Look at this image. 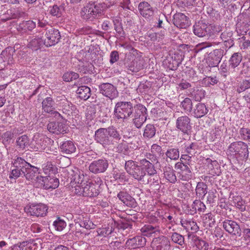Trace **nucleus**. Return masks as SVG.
<instances>
[{"label": "nucleus", "instance_id": "f257e3e1", "mask_svg": "<svg viewBox=\"0 0 250 250\" xmlns=\"http://www.w3.org/2000/svg\"><path fill=\"white\" fill-rule=\"evenodd\" d=\"M102 3H89L82 8L81 11L82 18L85 20L93 21L101 16L104 10Z\"/></svg>", "mask_w": 250, "mask_h": 250}, {"label": "nucleus", "instance_id": "f03ea898", "mask_svg": "<svg viewBox=\"0 0 250 250\" xmlns=\"http://www.w3.org/2000/svg\"><path fill=\"white\" fill-rule=\"evenodd\" d=\"M132 104L128 102H118L115 106L114 115L118 119H128L133 112Z\"/></svg>", "mask_w": 250, "mask_h": 250}, {"label": "nucleus", "instance_id": "7ed1b4c3", "mask_svg": "<svg viewBox=\"0 0 250 250\" xmlns=\"http://www.w3.org/2000/svg\"><path fill=\"white\" fill-rule=\"evenodd\" d=\"M125 168L126 171L134 179L139 181L145 183L144 180L146 173L141 166L136 164V162L133 160L126 161L125 164Z\"/></svg>", "mask_w": 250, "mask_h": 250}, {"label": "nucleus", "instance_id": "20e7f679", "mask_svg": "<svg viewBox=\"0 0 250 250\" xmlns=\"http://www.w3.org/2000/svg\"><path fill=\"white\" fill-rule=\"evenodd\" d=\"M228 151L230 154L234 155L236 157H241L242 160L246 161L249 157L248 145L242 141L232 143L229 146Z\"/></svg>", "mask_w": 250, "mask_h": 250}, {"label": "nucleus", "instance_id": "39448f33", "mask_svg": "<svg viewBox=\"0 0 250 250\" xmlns=\"http://www.w3.org/2000/svg\"><path fill=\"white\" fill-rule=\"evenodd\" d=\"M132 114L133 124L137 128H140L146 121L147 113V109L142 104H136L133 108Z\"/></svg>", "mask_w": 250, "mask_h": 250}, {"label": "nucleus", "instance_id": "423d86ee", "mask_svg": "<svg viewBox=\"0 0 250 250\" xmlns=\"http://www.w3.org/2000/svg\"><path fill=\"white\" fill-rule=\"evenodd\" d=\"M13 167L10 178L17 179L22 175H24L28 167H31V164L27 162L20 157H17L12 163Z\"/></svg>", "mask_w": 250, "mask_h": 250}, {"label": "nucleus", "instance_id": "0eeeda50", "mask_svg": "<svg viewBox=\"0 0 250 250\" xmlns=\"http://www.w3.org/2000/svg\"><path fill=\"white\" fill-rule=\"evenodd\" d=\"M59 185V179L53 176H37L35 179V186L37 188L44 189H55Z\"/></svg>", "mask_w": 250, "mask_h": 250}, {"label": "nucleus", "instance_id": "6e6552de", "mask_svg": "<svg viewBox=\"0 0 250 250\" xmlns=\"http://www.w3.org/2000/svg\"><path fill=\"white\" fill-rule=\"evenodd\" d=\"M97 185L89 181H85L80 186H76L75 193L83 196L94 197L98 195V190L96 189Z\"/></svg>", "mask_w": 250, "mask_h": 250}, {"label": "nucleus", "instance_id": "1a4fd4ad", "mask_svg": "<svg viewBox=\"0 0 250 250\" xmlns=\"http://www.w3.org/2000/svg\"><path fill=\"white\" fill-rule=\"evenodd\" d=\"M175 126L177 130L182 134L189 135L191 132L192 124L188 116L183 115L177 118Z\"/></svg>", "mask_w": 250, "mask_h": 250}, {"label": "nucleus", "instance_id": "9d476101", "mask_svg": "<svg viewBox=\"0 0 250 250\" xmlns=\"http://www.w3.org/2000/svg\"><path fill=\"white\" fill-rule=\"evenodd\" d=\"M50 139L37 133L34 135L30 143V148L35 151H42L47 146Z\"/></svg>", "mask_w": 250, "mask_h": 250}, {"label": "nucleus", "instance_id": "9b49d317", "mask_svg": "<svg viewBox=\"0 0 250 250\" xmlns=\"http://www.w3.org/2000/svg\"><path fill=\"white\" fill-rule=\"evenodd\" d=\"M61 38L58 30L53 28L45 29L44 37L43 36V44L47 47L51 46L58 43Z\"/></svg>", "mask_w": 250, "mask_h": 250}, {"label": "nucleus", "instance_id": "f8f14e48", "mask_svg": "<svg viewBox=\"0 0 250 250\" xmlns=\"http://www.w3.org/2000/svg\"><path fill=\"white\" fill-rule=\"evenodd\" d=\"M124 64L125 67L132 72H138L144 68V60L141 58H134L130 56L125 59Z\"/></svg>", "mask_w": 250, "mask_h": 250}, {"label": "nucleus", "instance_id": "ddd939ff", "mask_svg": "<svg viewBox=\"0 0 250 250\" xmlns=\"http://www.w3.org/2000/svg\"><path fill=\"white\" fill-rule=\"evenodd\" d=\"M121 137L117 129L113 126L110 127V144L114 146L112 150L116 152L121 153L124 148L121 143Z\"/></svg>", "mask_w": 250, "mask_h": 250}, {"label": "nucleus", "instance_id": "4468645a", "mask_svg": "<svg viewBox=\"0 0 250 250\" xmlns=\"http://www.w3.org/2000/svg\"><path fill=\"white\" fill-rule=\"evenodd\" d=\"M42 109L44 112L51 114L54 117L63 118V116L55 110L56 104L53 99L48 97L45 98L42 102Z\"/></svg>", "mask_w": 250, "mask_h": 250}, {"label": "nucleus", "instance_id": "2eb2a0df", "mask_svg": "<svg viewBox=\"0 0 250 250\" xmlns=\"http://www.w3.org/2000/svg\"><path fill=\"white\" fill-rule=\"evenodd\" d=\"M151 247L153 250H170V242L167 237L161 235L153 239Z\"/></svg>", "mask_w": 250, "mask_h": 250}, {"label": "nucleus", "instance_id": "dca6fc26", "mask_svg": "<svg viewBox=\"0 0 250 250\" xmlns=\"http://www.w3.org/2000/svg\"><path fill=\"white\" fill-rule=\"evenodd\" d=\"M68 178L70 179V183L72 187L76 186H80L85 183L84 179V176L83 173H81L78 169L75 168H68L67 170Z\"/></svg>", "mask_w": 250, "mask_h": 250}, {"label": "nucleus", "instance_id": "f3484780", "mask_svg": "<svg viewBox=\"0 0 250 250\" xmlns=\"http://www.w3.org/2000/svg\"><path fill=\"white\" fill-rule=\"evenodd\" d=\"M191 163L183 162H178L176 163L175 168L180 170L179 173L181 176L182 180L188 181L191 178Z\"/></svg>", "mask_w": 250, "mask_h": 250}, {"label": "nucleus", "instance_id": "a211bd4d", "mask_svg": "<svg viewBox=\"0 0 250 250\" xmlns=\"http://www.w3.org/2000/svg\"><path fill=\"white\" fill-rule=\"evenodd\" d=\"M58 101L60 109L65 116H63L64 119L65 117L70 116L73 111L75 109V106L64 96H62L58 97Z\"/></svg>", "mask_w": 250, "mask_h": 250}, {"label": "nucleus", "instance_id": "6ab92c4d", "mask_svg": "<svg viewBox=\"0 0 250 250\" xmlns=\"http://www.w3.org/2000/svg\"><path fill=\"white\" fill-rule=\"evenodd\" d=\"M223 227L229 233L240 236L241 234V230L239 224L235 221L225 219L223 222Z\"/></svg>", "mask_w": 250, "mask_h": 250}, {"label": "nucleus", "instance_id": "aec40b11", "mask_svg": "<svg viewBox=\"0 0 250 250\" xmlns=\"http://www.w3.org/2000/svg\"><path fill=\"white\" fill-rule=\"evenodd\" d=\"M140 14L149 21L154 19V11L152 7L146 1L141 2L138 5Z\"/></svg>", "mask_w": 250, "mask_h": 250}, {"label": "nucleus", "instance_id": "412c9836", "mask_svg": "<svg viewBox=\"0 0 250 250\" xmlns=\"http://www.w3.org/2000/svg\"><path fill=\"white\" fill-rule=\"evenodd\" d=\"M110 218L112 219V222H110V237L114 236V231L116 229L118 230L120 229H123V230L127 229L130 230L131 229V224L127 222H120V220H116L113 212H111L110 213Z\"/></svg>", "mask_w": 250, "mask_h": 250}, {"label": "nucleus", "instance_id": "4be33fe9", "mask_svg": "<svg viewBox=\"0 0 250 250\" xmlns=\"http://www.w3.org/2000/svg\"><path fill=\"white\" fill-rule=\"evenodd\" d=\"M47 209V207L42 204L31 205L27 209L26 212L32 216L43 217L46 215Z\"/></svg>", "mask_w": 250, "mask_h": 250}, {"label": "nucleus", "instance_id": "5701e85b", "mask_svg": "<svg viewBox=\"0 0 250 250\" xmlns=\"http://www.w3.org/2000/svg\"><path fill=\"white\" fill-rule=\"evenodd\" d=\"M250 26V19L247 15H240L238 17L236 28L238 33L244 35L246 33Z\"/></svg>", "mask_w": 250, "mask_h": 250}, {"label": "nucleus", "instance_id": "b1692460", "mask_svg": "<svg viewBox=\"0 0 250 250\" xmlns=\"http://www.w3.org/2000/svg\"><path fill=\"white\" fill-rule=\"evenodd\" d=\"M173 23L179 28L185 29L190 25L189 18L182 13H177L173 16Z\"/></svg>", "mask_w": 250, "mask_h": 250}, {"label": "nucleus", "instance_id": "393cba45", "mask_svg": "<svg viewBox=\"0 0 250 250\" xmlns=\"http://www.w3.org/2000/svg\"><path fill=\"white\" fill-rule=\"evenodd\" d=\"M124 178L125 175L122 173H120L118 169L114 168L112 171V176H110V178H113V179H110V183L112 184H113V187H112L113 190L114 188H117L118 190L122 189L121 183L123 182Z\"/></svg>", "mask_w": 250, "mask_h": 250}, {"label": "nucleus", "instance_id": "a878e982", "mask_svg": "<svg viewBox=\"0 0 250 250\" xmlns=\"http://www.w3.org/2000/svg\"><path fill=\"white\" fill-rule=\"evenodd\" d=\"M47 128L50 132L57 135L64 134L67 132L66 126L62 122H50L47 125Z\"/></svg>", "mask_w": 250, "mask_h": 250}, {"label": "nucleus", "instance_id": "bb28decb", "mask_svg": "<svg viewBox=\"0 0 250 250\" xmlns=\"http://www.w3.org/2000/svg\"><path fill=\"white\" fill-rule=\"evenodd\" d=\"M108 164L107 160H99L93 162L89 167V170L94 173L104 172L108 167Z\"/></svg>", "mask_w": 250, "mask_h": 250}, {"label": "nucleus", "instance_id": "cd10ccee", "mask_svg": "<svg viewBox=\"0 0 250 250\" xmlns=\"http://www.w3.org/2000/svg\"><path fill=\"white\" fill-rule=\"evenodd\" d=\"M223 50L215 49L209 54L207 62L210 67H216L220 63L223 57Z\"/></svg>", "mask_w": 250, "mask_h": 250}, {"label": "nucleus", "instance_id": "c85d7f7f", "mask_svg": "<svg viewBox=\"0 0 250 250\" xmlns=\"http://www.w3.org/2000/svg\"><path fill=\"white\" fill-rule=\"evenodd\" d=\"M109 131L105 128H100L95 132L96 140L102 144L104 147L109 145Z\"/></svg>", "mask_w": 250, "mask_h": 250}, {"label": "nucleus", "instance_id": "c756f323", "mask_svg": "<svg viewBox=\"0 0 250 250\" xmlns=\"http://www.w3.org/2000/svg\"><path fill=\"white\" fill-rule=\"evenodd\" d=\"M146 239L142 236H136L129 239L126 242V247L128 249H134L143 247L146 245Z\"/></svg>", "mask_w": 250, "mask_h": 250}, {"label": "nucleus", "instance_id": "7c9ffc66", "mask_svg": "<svg viewBox=\"0 0 250 250\" xmlns=\"http://www.w3.org/2000/svg\"><path fill=\"white\" fill-rule=\"evenodd\" d=\"M208 26V24L204 21H199L193 26V33L199 37L206 36L207 35Z\"/></svg>", "mask_w": 250, "mask_h": 250}, {"label": "nucleus", "instance_id": "2f4dec72", "mask_svg": "<svg viewBox=\"0 0 250 250\" xmlns=\"http://www.w3.org/2000/svg\"><path fill=\"white\" fill-rule=\"evenodd\" d=\"M23 14V12L19 9L11 8L1 15L0 19L1 21H6L13 19H18L22 17Z\"/></svg>", "mask_w": 250, "mask_h": 250}, {"label": "nucleus", "instance_id": "473e14b6", "mask_svg": "<svg viewBox=\"0 0 250 250\" xmlns=\"http://www.w3.org/2000/svg\"><path fill=\"white\" fill-rule=\"evenodd\" d=\"M220 38L224 42L226 49H229L234 44V38L232 31L225 30L220 35Z\"/></svg>", "mask_w": 250, "mask_h": 250}, {"label": "nucleus", "instance_id": "72a5a7b5", "mask_svg": "<svg viewBox=\"0 0 250 250\" xmlns=\"http://www.w3.org/2000/svg\"><path fill=\"white\" fill-rule=\"evenodd\" d=\"M141 231L144 236L147 237H155L156 235L160 234L161 231L160 227L159 226H153L152 225H145L141 229Z\"/></svg>", "mask_w": 250, "mask_h": 250}, {"label": "nucleus", "instance_id": "f704fd0d", "mask_svg": "<svg viewBox=\"0 0 250 250\" xmlns=\"http://www.w3.org/2000/svg\"><path fill=\"white\" fill-rule=\"evenodd\" d=\"M36 26V23L33 21H23L17 25V31L21 33L32 31Z\"/></svg>", "mask_w": 250, "mask_h": 250}, {"label": "nucleus", "instance_id": "c9c22d12", "mask_svg": "<svg viewBox=\"0 0 250 250\" xmlns=\"http://www.w3.org/2000/svg\"><path fill=\"white\" fill-rule=\"evenodd\" d=\"M242 61V55L240 53H234L231 56L229 60V69H233L231 73H233L236 70H239L240 67H237Z\"/></svg>", "mask_w": 250, "mask_h": 250}, {"label": "nucleus", "instance_id": "e433bc0d", "mask_svg": "<svg viewBox=\"0 0 250 250\" xmlns=\"http://www.w3.org/2000/svg\"><path fill=\"white\" fill-rule=\"evenodd\" d=\"M181 225L187 231H191V233H194L199 230V227L197 226L195 221L192 219L182 220L181 221Z\"/></svg>", "mask_w": 250, "mask_h": 250}, {"label": "nucleus", "instance_id": "4c0bfd02", "mask_svg": "<svg viewBox=\"0 0 250 250\" xmlns=\"http://www.w3.org/2000/svg\"><path fill=\"white\" fill-rule=\"evenodd\" d=\"M140 165L142 168L145 170L146 173L147 172L149 176L154 175L157 173L154 165L146 159H143L141 160Z\"/></svg>", "mask_w": 250, "mask_h": 250}, {"label": "nucleus", "instance_id": "58836bf2", "mask_svg": "<svg viewBox=\"0 0 250 250\" xmlns=\"http://www.w3.org/2000/svg\"><path fill=\"white\" fill-rule=\"evenodd\" d=\"M222 27L219 25L209 24L207 28V35L211 40L215 39L222 31Z\"/></svg>", "mask_w": 250, "mask_h": 250}, {"label": "nucleus", "instance_id": "ea45409f", "mask_svg": "<svg viewBox=\"0 0 250 250\" xmlns=\"http://www.w3.org/2000/svg\"><path fill=\"white\" fill-rule=\"evenodd\" d=\"M165 218L159 212H155L154 215H151L147 217V222L149 225H152L153 226H159L163 223Z\"/></svg>", "mask_w": 250, "mask_h": 250}, {"label": "nucleus", "instance_id": "a19ab883", "mask_svg": "<svg viewBox=\"0 0 250 250\" xmlns=\"http://www.w3.org/2000/svg\"><path fill=\"white\" fill-rule=\"evenodd\" d=\"M39 170V168L38 167L31 165V167H28L23 176H25L27 180H34L35 182V179H36V177L37 176H41L38 175V174L40 173Z\"/></svg>", "mask_w": 250, "mask_h": 250}, {"label": "nucleus", "instance_id": "79ce46f5", "mask_svg": "<svg viewBox=\"0 0 250 250\" xmlns=\"http://www.w3.org/2000/svg\"><path fill=\"white\" fill-rule=\"evenodd\" d=\"M208 111V110L205 104L199 103L195 105L194 108V116L197 118H201L207 114Z\"/></svg>", "mask_w": 250, "mask_h": 250}, {"label": "nucleus", "instance_id": "37998d69", "mask_svg": "<svg viewBox=\"0 0 250 250\" xmlns=\"http://www.w3.org/2000/svg\"><path fill=\"white\" fill-rule=\"evenodd\" d=\"M60 149L63 154H69L75 151L76 147L71 141H66L60 145Z\"/></svg>", "mask_w": 250, "mask_h": 250}, {"label": "nucleus", "instance_id": "c03bdc74", "mask_svg": "<svg viewBox=\"0 0 250 250\" xmlns=\"http://www.w3.org/2000/svg\"><path fill=\"white\" fill-rule=\"evenodd\" d=\"M43 44V35L37 36V38L32 39L28 44V47L33 50H37Z\"/></svg>", "mask_w": 250, "mask_h": 250}, {"label": "nucleus", "instance_id": "a18cd8bd", "mask_svg": "<svg viewBox=\"0 0 250 250\" xmlns=\"http://www.w3.org/2000/svg\"><path fill=\"white\" fill-rule=\"evenodd\" d=\"M77 94L80 99L84 101L87 100L91 95V90L89 87L87 86H81L77 89Z\"/></svg>", "mask_w": 250, "mask_h": 250}, {"label": "nucleus", "instance_id": "49530a36", "mask_svg": "<svg viewBox=\"0 0 250 250\" xmlns=\"http://www.w3.org/2000/svg\"><path fill=\"white\" fill-rule=\"evenodd\" d=\"M13 50L12 47H8L2 51L0 54V62H7L9 63L13 60L12 53Z\"/></svg>", "mask_w": 250, "mask_h": 250}, {"label": "nucleus", "instance_id": "de8ad7c7", "mask_svg": "<svg viewBox=\"0 0 250 250\" xmlns=\"http://www.w3.org/2000/svg\"><path fill=\"white\" fill-rule=\"evenodd\" d=\"M206 209L205 205L200 200H195L191 205L190 209V214H193L198 211L199 212H204Z\"/></svg>", "mask_w": 250, "mask_h": 250}, {"label": "nucleus", "instance_id": "09e8293b", "mask_svg": "<svg viewBox=\"0 0 250 250\" xmlns=\"http://www.w3.org/2000/svg\"><path fill=\"white\" fill-rule=\"evenodd\" d=\"M78 69L80 72L83 74L94 73L95 72L93 64L89 62H82L81 64H79Z\"/></svg>", "mask_w": 250, "mask_h": 250}, {"label": "nucleus", "instance_id": "8fccbe9b", "mask_svg": "<svg viewBox=\"0 0 250 250\" xmlns=\"http://www.w3.org/2000/svg\"><path fill=\"white\" fill-rule=\"evenodd\" d=\"M175 171L170 167H166L164 169L165 178L170 183H175L177 181V177Z\"/></svg>", "mask_w": 250, "mask_h": 250}, {"label": "nucleus", "instance_id": "3c124183", "mask_svg": "<svg viewBox=\"0 0 250 250\" xmlns=\"http://www.w3.org/2000/svg\"><path fill=\"white\" fill-rule=\"evenodd\" d=\"M208 186L204 182H200L197 184L196 187V193L199 198L203 199L208 192Z\"/></svg>", "mask_w": 250, "mask_h": 250}, {"label": "nucleus", "instance_id": "603ef678", "mask_svg": "<svg viewBox=\"0 0 250 250\" xmlns=\"http://www.w3.org/2000/svg\"><path fill=\"white\" fill-rule=\"evenodd\" d=\"M205 90L197 87L193 88L190 92L189 96L196 101H200L205 97Z\"/></svg>", "mask_w": 250, "mask_h": 250}, {"label": "nucleus", "instance_id": "864d4df0", "mask_svg": "<svg viewBox=\"0 0 250 250\" xmlns=\"http://www.w3.org/2000/svg\"><path fill=\"white\" fill-rule=\"evenodd\" d=\"M156 131V128L153 124H147L145 127L143 136L146 139H150L153 137Z\"/></svg>", "mask_w": 250, "mask_h": 250}, {"label": "nucleus", "instance_id": "5fc2aeb1", "mask_svg": "<svg viewBox=\"0 0 250 250\" xmlns=\"http://www.w3.org/2000/svg\"><path fill=\"white\" fill-rule=\"evenodd\" d=\"M76 225L77 226L76 227V229L78 230L76 231L75 235H76L77 236L79 235V234H82V232L81 231V230H79L77 229L78 227H83L87 229L94 228L93 223L91 221L87 219H85L83 221H81L80 223L76 224Z\"/></svg>", "mask_w": 250, "mask_h": 250}, {"label": "nucleus", "instance_id": "6e6d98bb", "mask_svg": "<svg viewBox=\"0 0 250 250\" xmlns=\"http://www.w3.org/2000/svg\"><path fill=\"white\" fill-rule=\"evenodd\" d=\"M16 144L19 148L22 150L28 146H30L29 139L25 135L19 137L16 141Z\"/></svg>", "mask_w": 250, "mask_h": 250}, {"label": "nucleus", "instance_id": "4d7b16f0", "mask_svg": "<svg viewBox=\"0 0 250 250\" xmlns=\"http://www.w3.org/2000/svg\"><path fill=\"white\" fill-rule=\"evenodd\" d=\"M167 158L171 160H177L179 158V151L177 148L169 147L166 152Z\"/></svg>", "mask_w": 250, "mask_h": 250}, {"label": "nucleus", "instance_id": "13d9d810", "mask_svg": "<svg viewBox=\"0 0 250 250\" xmlns=\"http://www.w3.org/2000/svg\"><path fill=\"white\" fill-rule=\"evenodd\" d=\"M250 88V78L243 80L239 83V85L237 88V92L240 93Z\"/></svg>", "mask_w": 250, "mask_h": 250}, {"label": "nucleus", "instance_id": "bf43d9fd", "mask_svg": "<svg viewBox=\"0 0 250 250\" xmlns=\"http://www.w3.org/2000/svg\"><path fill=\"white\" fill-rule=\"evenodd\" d=\"M203 223L205 225L208 226L209 227L214 226L215 223L214 215L211 213L206 214L203 217Z\"/></svg>", "mask_w": 250, "mask_h": 250}, {"label": "nucleus", "instance_id": "052dcab7", "mask_svg": "<svg viewBox=\"0 0 250 250\" xmlns=\"http://www.w3.org/2000/svg\"><path fill=\"white\" fill-rule=\"evenodd\" d=\"M185 112L190 113L192 110V103L189 98H186L181 103Z\"/></svg>", "mask_w": 250, "mask_h": 250}, {"label": "nucleus", "instance_id": "680f3d73", "mask_svg": "<svg viewBox=\"0 0 250 250\" xmlns=\"http://www.w3.org/2000/svg\"><path fill=\"white\" fill-rule=\"evenodd\" d=\"M170 237L171 240L175 243L181 246L184 244V237L177 232L172 233Z\"/></svg>", "mask_w": 250, "mask_h": 250}, {"label": "nucleus", "instance_id": "e2e57ef3", "mask_svg": "<svg viewBox=\"0 0 250 250\" xmlns=\"http://www.w3.org/2000/svg\"><path fill=\"white\" fill-rule=\"evenodd\" d=\"M159 178L158 175L156 174L154 175H151L147 179L146 181H145L146 184H150L151 186L156 187V188H159Z\"/></svg>", "mask_w": 250, "mask_h": 250}, {"label": "nucleus", "instance_id": "0e129e2a", "mask_svg": "<svg viewBox=\"0 0 250 250\" xmlns=\"http://www.w3.org/2000/svg\"><path fill=\"white\" fill-rule=\"evenodd\" d=\"M79 77L78 73L71 71L65 73L63 75V79L64 81L70 82L78 79Z\"/></svg>", "mask_w": 250, "mask_h": 250}, {"label": "nucleus", "instance_id": "69168bd1", "mask_svg": "<svg viewBox=\"0 0 250 250\" xmlns=\"http://www.w3.org/2000/svg\"><path fill=\"white\" fill-rule=\"evenodd\" d=\"M100 93L106 97H109V83H103L99 86Z\"/></svg>", "mask_w": 250, "mask_h": 250}, {"label": "nucleus", "instance_id": "338daca9", "mask_svg": "<svg viewBox=\"0 0 250 250\" xmlns=\"http://www.w3.org/2000/svg\"><path fill=\"white\" fill-rule=\"evenodd\" d=\"M185 153L192 155L196 153L197 145L196 143H191L189 145H185Z\"/></svg>", "mask_w": 250, "mask_h": 250}, {"label": "nucleus", "instance_id": "774afa93", "mask_svg": "<svg viewBox=\"0 0 250 250\" xmlns=\"http://www.w3.org/2000/svg\"><path fill=\"white\" fill-rule=\"evenodd\" d=\"M14 136V133L11 131H8L4 132L1 136L3 143L5 145L9 144Z\"/></svg>", "mask_w": 250, "mask_h": 250}]
</instances>
